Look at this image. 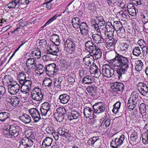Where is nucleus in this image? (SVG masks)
Returning a JSON list of instances; mask_svg holds the SVG:
<instances>
[{"label":"nucleus","mask_w":148,"mask_h":148,"mask_svg":"<svg viewBox=\"0 0 148 148\" xmlns=\"http://www.w3.org/2000/svg\"><path fill=\"white\" fill-rule=\"evenodd\" d=\"M129 63L128 58L118 54L114 58L111 60L110 64L112 67H119L116 71L119 78L120 79L122 78V75L127 72Z\"/></svg>","instance_id":"obj_1"},{"label":"nucleus","mask_w":148,"mask_h":148,"mask_svg":"<svg viewBox=\"0 0 148 148\" xmlns=\"http://www.w3.org/2000/svg\"><path fill=\"white\" fill-rule=\"evenodd\" d=\"M85 51L90 54L92 53L93 59L97 60L101 58L102 51L92 41H88L85 43Z\"/></svg>","instance_id":"obj_2"},{"label":"nucleus","mask_w":148,"mask_h":148,"mask_svg":"<svg viewBox=\"0 0 148 148\" xmlns=\"http://www.w3.org/2000/svg\"><path fill=\"white\" fill-rule=\"evenodd\" d=\"M21 128L16 124L13 125H6L4 128V130L6 132L5 134L9 138H11L12 136L16 137L18 135V132Z\"/></svg>","instance_id":"obj_3"},{"label":"nucleus","mask_w":148,"mask_h":148,"mask_svg":"<svg viewBox=\"0 0 148 148\" xmlns=\"http://www.w3.org/2000/svg\"><path fill=\"white\" fill-rule=\"evenodd\" d=\"M98 27L97 25H96ZM95 27V29L96 27ZM97 33H100L101 35H105V36H113L115 30L114 27L113 25L111 22L107 23L105 28L96 29Z\"/></svg>","instance_id":"obj_4"},{"label":"nucleus","mask_w":148,"mask_h":148,"mask_svg":"<svg viewBox=\"0 0 148 148\" xmlns=\"http://www.w3.org/2000/svg\"><path fill=\"white\" fill-rule=\"evenodd\" d=\"M31 97L33 100L39 102L44 101L46 99V96L42 92L41 89L38 87L32 90Z\"/></svg>","instance_id":"obj_5"},{"label":"nucleus","mask_w":148,"mask_h":148,"mask_svg":"<svg viewBox=\"0 0 148 148\" xmlns=\"http://www.w3.org/2000/svg\"><path fill=\"white\" fill-rule=\"evenodd\" d=\"M30 79L29 77H28V78L25 79L24 85H23L21 90V91L23 95L25 98L28 96L29 91L32 88V82Z\"/></svg>","instance_id":"obj_6"},{"label":"nucleus","mask_w":148,"mask_h":148,"mask_svg":"<svg viewBox=\"0 0 148 148\" xmlns=\"http://www.w3.org/2000/svg\"><path fill=\"white\" fill-rule=\"evenodd\" d=\"M102 72L103 76L108 78L114 77V70L108 64H106L103 66Z\"/></svg>","instance_id":"obj_7"},{"label":"nucleus","mask_w":148,"mask_h":148,"mask_svg":"<svg viewBox=\"0 0 148 148\" xmlns=\"http://www.w3.org/2000/svg\"><path fill=\"white\" fill-rule=\"evenodd\" d=\"M45 71L46 74L49 76L56 75L59 71L58 66L55 63H52L46 66Z\"/></svg>","instance_id":"obj_8"},{"label":"nucleus","mask_w":148,"mask_h":148,"mask_svg":"<svg viewBox=\"0 0 148 148\" xmlns=\"http://www.w3.org/2000/svg\"><path fill=\"white\" fill-rule=\"evenodd\" d=\"M125 137L124 135H122L119 137L113 140L110 143V146L113 148H117L121 146L125 140Z\"/></svg>","instance_id":"obj_9"},{"label":"nucleus","mask_w":148,"mask_h":148,"mask_svg":"<svg viewBox=\"0 0 148 148\" xmlns=\"http://www.w3.org/2000/svg\"><path fill=\"white\" fill-rule=\"evenodd\" d=\"M95 113L99 114L104 112L106 109V105L102 102L95 103L93 106Z\"/></svg>","instance_id":"obj_10"},{"label":"nucleus","mask_w":148,"mask_h":148,"mask_svg":"<svg viewBox=\"0 0 148 148\" xmlns=\"http://www.w3.org/2000/svg\"><path fill=\"white\" fill-rule=\"evenodd\" d=\"M65 46H66L71 51V53H73L76 50V42L73 39L68 38L65 42Z\"/></svg>","instance_id":"obj_11"},{"label":"nucleus","mask_w":148,"mask_h":148,"mask_svg":"<svg viewBox=\"0 0 148 148\" xmlns=\"http://www.w3.org/2000/svg\"><path fill=\"white\" fill-rule=\"evenodd\" d=\"M29 112L34 122H38L40 120V114L36 108H31L29 110Z\"/></svg>","instance_id":"obj_12"},{"label":"nucleus","mask_w":148,"mask_h":148,"mask_svg":"<svg viewBox=\"0 0 148 148\" xmlns=\"http://www.w3.org/2000/svg\"><path fill=\"white\" fill-rule=\"evenodd\" d=\"M106 36L105 42L107 48L110 50L114 49L116 40L113 38V36Z\"/></svg>","instance_id":"obj_13"},{"label":"nucleus","mask_w":148,"mask_h":148,"mask_svg":"<svg viewBox=\"0 0 148 148\" xmlns=\"http://www.w3.org/2000/svg\"><path fill=\"white\" fill-rule=\"evenodd\" d=\"M140 42L143 43L142 45H140V48L138 47H136L134 48L133 53L134 56H138L141 54L142 48L146 47V44L144 40L142 39L139 40L138 41L139 43H140Z\"/></svg>","instance_id":"obj_14"},{"label":"nucleus","mask_w":148,"mask_h":148,"mask_svg":"<svg viewBox=\"0 0 148 148\" xmlns=\"http://www.w3.org/2000/svg\"><path fill=\"white\" fill-rule=\"evenodd\" d=\"M127 8V12L130 15L133 16L136 14V9L132 4L130 3L127 5H124L122 8L125 12H126Z\"/></svg>","instance_id":"obj_15"},{"label":"nucleus","mask_w":148,"mask_h":148,"mask_svg":"<svg viewBox=\"0 0 148 148\" xmlns=\"http://www.w3.org/2000/svg\"><path fill=\"white\" fill-rule=\"evenodd\" d=\"M138 90L140 93L145 96L148 92V86L143 82H139L137 84Z\"/></svg>","instance_id":"obj_16"},{"label":"nucleus","mask_w":148,"mask_h":148,"mask_svg":"<svg viewBox=\"0 0 148 148\" xmlns=\"http://www.w3.org/2000/svg\"><path fill=\"white\" fill-rule=\"evenodd\" d=\"M20 88L19 84L17 83H14L9 86L8 92L11 95H15L18 91Z\"/></svg>","instance_id":"obj_17"},{"label":"nucleus","mask_w":148,"mask_h":148,"mask_svg":"<svg viewBox=\"0 0 148 148\" xmlns=\"http://www.w3.org/2000/svg\"><path fill=\"white\" fill-rule=\"evenodd\" d=\"M59 45L56 44L55 45H51L49 48L50 51H49L48 53L56 56L60 55V53L58 47Z\"/></svg>","instance_id":"obj_18"},{"label":"nucleus","mask_w":148,"mask_h":148,"mask_svg":"<svg viewBox=\"0 0 148 148\" xmlns=\"http://www.w3.org/2000/svg\"><path fill=\"white\" fill-rule=\"evenodd\" d=\"M78 28L80 29L82 34L83 36H86L88 34L89 27L86 23L81 22Z\"/></svg>","instance_id":"obj_19"},{"label":"nucleus","mask_w":148,"mask_h":148,"mask_svg":"<svg viewBox=\"0 0 148 148\" xmlns=\"http://www.w3.org/2000/svg\"><path fill=\"white\" fill-rule=\"evenodd\" d=\"M26 65L28 69H34L37 66V61L33 58H29L26 61Z\"/></svg>","instance_id":"obj_20"},{"label":"nucleus","mask_w":148,"mask_h":148,"mask_svg":"<svg viewBox=\"0 0 148 148\" xmlns=\"http://www.w3.org/2000/svg\"><path fill=\"white\" fill-rule=\"evenodd\" d=\"M131 139V143L135 145L138 143L139 141V139L138 136V133L134 131L133 132L131 135L130 137Z\"/></svg>","instance_id":"obj_21"},{"label":"nucleus","mask_w":148,"mask_h":148,"mask_svg":"<svg viewBox=\"0 0 148 148\" xmlns=\"http://www.w3.org/2000/svg\"><path fill=\"white\" fill-rule=\"evenodd\" d=\"M98 24L99 25V26L98 25L95 23V24H93L92 25V29L94 30L97 33V30L96 29V28L95 29V25H97L98 27H96V29L99 28V29L101 28H105V27H104V25H105L106 23L105 21L103 20V19L102 18H101L100 19H99L98 20Z\"/></svg>","instance_id":"obj_22"},{"label":"nucleus","mask_w":148,"mask_h":148,"mask_svg":"<svg viewBox=\"0 0 148 148\" xmlns=\"http://www.w3.org/2000/svg\"><path fill=\"white\" fill-rule=\"evenodd\" d=\"M93 108L89 107L85 108L84 110V114L86 118L92 117L94 115V110Z\"/></svg>","instance_id":"obj_23"},{"label":"nucleus","mask_w":148,"mask_h":148,"mask_svg":"<svg viewBox=\"0 0 148 148\" xmlns=\"http://www.w3.org/2000/svg\"><path fill=\"white\" fill-rule=\"evenodd\" d=\"M90 71L91 74H94L96 77H99L101 74L99 69L96 65L90 66Z\"/></svg>","instance_id":"obj_24"},{"label":"nucleus","mask_w":148,"mask_h":148,"mask_svg":"<svg viewBox=\"0 0 148 148\" xmlns=\"http://www.w3.org/2000/svg\"><path fill=\"white\" fill-rule=\"evenodd\" d=\"M100 142V140L98 137H93L92 138L88 140L87 143L88 145L94 147L99 146V143Z\"/></svg>","instance_id":"obj_25"},{"label":"nucleus","mask_w":148,"mask_h":148,"mask_svg":"<svg viewBox=\"0 0 148 148\" xmlns=\"http://www.w3.org/2000/svg\"><path fill=\"white\" fill-rule=\"evenodd\" d=\"M79 116L80 113L76 110H73L69 113L68 119L69 121H71L77 119Z\"/></svg>","instance_id":"obj_26"},{"label":"nucleus","mask_w":148,"mask_h":148,"mask_svg":"<svg viewBox=\"0 0 148 148\" xmlns=\"http://www.w3.org/2000/svg\"><path fill=\"white\" fill-rule=\"evenodd\" d=\"M52 139L50 138L47 137L43 140L41 148H46L50 146L52 143Z\"/></svg>","instance_id":"obj_27"},{"label":"nucleus","mask_w":148,"mask_h":148,"mask_svg":"<svg viewBox=\"0 0 148 148\" xmlns=\"http://www.w3.org/2000/svg\"><path fill=\"white\" fill-rule=\"evenodd\" d=\"M84 64L87 66H91L92 63L93 62L94 60L91 55H88L83 59Z\"/></svg>","instance_id":"obj_28"},{"label":"nucleus","mask_w":148,"mask_h":148,"mask_svg":"<svg viewBox=\"0 0 148 148\" xmlns=\"http://www.w3.org/2000/svg\"><path fill=\"white\" fill-rule=\"evenodd\" d=\"M95 34L92 35V37L93 40L95 43H102L104 42V39L101 36L102 35L101 34Z\"/></svg>","instance_id":"obj_29"},{"label":"nucleus","mask_w":148,"mask_h":148,"mask_svg":"<svg viewBox=\"0 0 148 148\" xmlns=\"http://www.w3.org/2000/svg\"><path fill=\"white\" fill-rule=\"evenodd\" d=\"M66 13L68 14L67 11L66 10H65L62 13L60 14L58 16H57L56 14L53 16L52 18H50L47 22L45 25L42 27L44 28L47 25H49L51 23L53 22L55 20L57 19V18L58 17H60L61 16H64V13Z\"/></svg>","instance_id":"obj_30"},{"label":"nucleus","mask_w":148,"mask_h":148,"mask_svg":"<svg viewBox=\"0 0 148 148\" xmlns=\"http://www.w3.org/2000/svg\"><path fill=\"white\" fill-rule=\"evenodd\" d=\"M59 99L61 103L65 104L68 102L70 99V97L67 94H64L59 96Z\"/></svg>","instance_id":"obj_31"},{"label":"nucleus","mask_w":148,"mask_h":148,"mask_svg":"<svg viewBox=\"0 0 148 148\" xmlns=\"http://www.w3.org/2000/svg\"><path fill=\"white\" fill-rule=\"evenodd\" d=\"M6 98L5 88L3 86H0V103Z\"/></svg>","instance_id":"obj_32"},{"label":"nucleus","mask_w":148,"mask_h":148,"mask_svg":"<svg viewBox=\"0 0 148 148\" xmlns=\"http://www.w3.org/2000/svg\"><path fill=\"white\" fill-rule=\"evenodd\" d=\"M50 40L53 43H56L57 45H59L61 42V40L59 39V36L56 34H52L50 37Z\"/></svg>","instance_id":"obj_33"},{"label":"nucleus","mask_w":148,"mask_h":148,"mask_svg":"<svg viewBox=\"0 0 148 148\" xmlns=\"http://www.w3.org/2000/svg\"><path fill=\"white\" fill-rule=\"evenodd\" d=\"M114 90L115 91L122 92L124 90V86L122 83L116 82L114 86Z\"/></svg>","instance_id":"obj_34"},{"label":"nucleus","mask_w":148,"mask_h":148,"mask_svg":"<svg viewBox=\"0 0 148 148\" xmlns=\"http://www.w3.org/2000/svg\"><path fill=\"white\" fill-rule=\"evenodd\" d=\"M35 70V73L41 75L43 74L46 70V67H45L41 64L37 65Z\"/></svg>","instance_id":"obj_35"},{"label":"nucleus","mask_w":148,"mask_h":148,"mask_svg":"<svg viewBox=\"0 0 148 148\" xmlns=\"http://www.w3.org/2000/svg\"><path fill=\"white\" fill-rule=\"evenodd\" d=\"M138 93L135 91H133L132 93L129 100L133 102L134 103H137L138 101Z\"/></svg>","instance_id":"obj_36"},{"label":"nucleus","mask_w":148,"mask_h":148,"mask_svg":"<svg viewBox=\"0 0 148 148\" xmlns=\"http://www.w3.org/2000/svg\"><path fill=\"white\" fill-rule=\"evenodd\" d=\"M33 57L35 58L39 59L41 57V53L40 49L38 48H35L31 52Z\"/></svg>","instance_id":"obj_37"},{"label":"nucleus","mask_w":148,"mask_h":148,"mask_svg":"<svg viewBox=\"0 0 148 148\" xmlns=\"http://www.w3.org/2000/svg\"><path fill=\"white\" fill-rule=\"evenodd\" d=\"M20 119L23 122L26 124L29 123L31 121V117L26 114L22 115L20 117Z\"/></svg>","instance_id":"obj_38"},{"label":"nucleus","mask_w":148,"mask_h":148,"mask_svg":"<svg viewBox=\"0 0 148 148\" xmlns=\"http://www.w3.org/2000/svg\"><path fill=\"white\" fill-rule=\"evenodd\" d=\"M20 101V99L18 97H14L10 99V102L13 106L17 107L19 105Z\"/></svg>","instance_id":"obj_39"},{"label":"nucleus","mask_w":148,"mask_h":148,"mask_svg":"<svg viewBox=\"0 0 148 148\" xmlns=\"http://www.w3.org/2000/svg\"><path fill=\"white\" fill-rule=\"evenodd\" d=\"M81 23L80 20L78 17H75L72 19V25L73 27L75 29L78 28Z\"/></svg>","instance_id":"obj_40"},{"label":"nucleus","mask_w":148,"mask_h":148,"mask_svg":"<svg viewBox=\"0 0 148 148\" xmlns=\"http://www.w3.org/2000/svg\"><path fill=\"white\" fill-rule=\"evenodd\" d=\"M140 113L142 115V116H145L147 114L146 108L145 104L142 103L140 104L139 107Z\"/></svg>","instance_id":"obj_41"},{"label":"nucleus","mask_w":148,"mask_h":148,"mask_svg":"<svg viewBox=\"0 0 148 148\" xmlns=\"http://www.w3.org/2000/svg\"><path fill=\"white\" fill-rule=\"evenodd\" d=\"M10 114L6 112L0 113V121H2L9 120Z\"/></svg>","instance_id":"obj_42"},{"label":"nucleus","mask_w":148,"mask_h":148,"mask_svg":"<svg viewBox=\"0 0 148 148\" xmlns=\"http://www.w3.org/2000/svg\"><path fill=\"white\" fill-rule=\"evenodd\" d=\"M21 143L28 147L32 145L33 142L30 139L27 137H24L21 140Z\"/></svg>","instance_id":"obj_43"},{"label":"nucleus","mask_w":148,"mask_h":148,"mask_svg":"<svg viewBox=\"0 0 148 148\" xmlns=\"http://www.w3.org/2000/svg\"><path fill=\"white\" fill-rule=\"evenodd\" d=\"M18 4L14 0L12 1L11 2L5 5L4 8L5 10L6 11H8L10 9L14 8Z\"/></svg>","instance_id":"obj_44"},{"label":"nucleus","mask_w":148,"mask_h":148,"mask_svg":"<svg viewBox=\"0 0 148 148\" xmlns=\"http://www.w3.org/2000/svg\"><path fill=\"white\" fill-rule=\"evenodd\" d=\"M94 82L93 78L89 76L85 77L82 79L83 83L86 84H91Z\"/></svg>","instance_id":"obj_45"},{"label":"nucleus","mask_w":148,"mask_h":148,"mask_svg":"<svg viewBox=\"0 0 148 148\" xmlns=\"http://www.w3.org/2000/svg\"><path fill=\"white\" fill-rule=\"evenodd\" d=\"M121 105V103L119 101H117L114 104L113 106V108L112 110V112L114 114H116L119 112Z\"/></svg>","instance_id":"obj_46"},{"label":"nucleus","mask_w":148,"mask_h":148,"mask_svg":"<svg viewBox=\"0 0 148 148\" xmlns=\"http://www.w3.org/2000/svg\"><path fill=\"white\" fill-rule=\"evenodd\" d=\"M41 107L44 109L48 110V112H51V103L45 102L42 104Z\"/></svg>","instance_id":"obj_47"},{"label":"nucleus","mask_w":148,"mask_h":148,"mask_svg":"<svg viewBox=\"0 0 148 148\" xmlns=\"http://www.w3.org/2000/svg\"><path fill=\"white\" fill-rule=\"evenodd\" d=\"M143 64L141 60H138L136 63L135 69L137 71H140L143 69Z\"/></svg>","instance_id":"obj_48"},{"label":"nucleus","mask_w":148,"mask_h":148,"mask_svg":"<svg viewBox=\"0 0 148 148\" xmlns=\"http://www.w3.org/2000/svg\"><path fill=\"white\" fill-rule=\"evenodd\" d=\"M142 142L145 145L148 143V131L144 133L142 136Z\"/></svg>","instance_id":"obj_49"},{"label":"nucleus","mask_w":148,"mask_h":148,"mask_svg":"<svg viewBox=\"0 0 148 148\" xmlns=\"http://www.w3.org/2000/svg\"><path fill=\"white\" fill-rule=\"evenodd\" d=\"M65 115L57 113L56 114V118L57 121L59 122H62L65 118Z\"/></svg>","instance_id":"obj_50"},{"label":"nucleus","mask_w":148,"mask_h":148,"mask_svg":"<svg viewBox=\"0 0 148 148\" xmlns=\"http://www.w3.org/2000/svg\"><path fill=\"white\" fill-rule=\"evenodd\" d=\"M136 104L137 103H134L133 102H132L131 101L129 100L127 104V106L128 109L130 110H133L136 107Z\"/></svg>","instance_id":"obj_51"},{"label":"nucleus","mask_w":148,"mask_h":148,"mask_svg":"<svg viewBox=\"0 0 148 148\" xmlns=\"http://www.w3.org/2000/svg\"><path fill=\"white\" fill-rule=\"evenodd\" d=\"M18 79H25L28 78V77L23 72H20L18 73Z\"/></svg>","instance_id":"obj_52"},{"label":"nucleus","mask_w":148,"mask_h":148,"mask_svg":"<svg viewBox=\"0 0 148 148\" xmlns=\"http://www.w3.org/2000/svg\"><path fill=\"white\" fill-rule=\"evenodd\" d=\"M96 87L92 86H88L86 88L88 92L91 95H93L96 92Z\"/></svg>","instance_id":"obj_53"},{"label":"nucleus","mask_w":148,"mask_h":148,"mask_svg":"<svg viewBox=\"0 0 148 148\" xmlns=\"http://www.w3.org/2000/svg\"><path fill=\"white\" fill-rule=\"evenodd\" d=\"M110 124V120L109 119H107L104 120L102 122L101 126H103V127H108Z\"/></svg>","instance_id":"obj_54"},{"label":"nucleus","mask_w":148,"mask_h":148,"mask_svg":"<svg viewBox=\"0 0 148 148\" xmlns=\"http://www.w3.org/2000/svg\"><path fill=\"white\" fill-rule=\"evenodd\" d=\"M40 110L41 112V114L42 116H46L47 115L49 116L51 114V112H48V110L44 109L40 107Z\"/></svg>","instance_id":"obj_55"},{"label":"nucleus","mask_w":148,"mask_h":148,"mask_svg":"<svg viewBox=\"0 0 148 148\" xmlns=\"http://www.w3.org/2000/svg\"><path fill=\"white\" fill-rule=\"evenodd\" d=\"M57 113L61 114L63 115H66V111L64 107L58 108L56 110Z\"/></svg>","instance_id":"obj_56"},{"label":"nucleus","mask_w":148,"mask_h":148,"mask_svg":"<svg viewBox=\"0 0 148 148\" xmlns=\"http://www.w3.org/2000/svg\"><path fill=\"white\" fill-rule=\"evenodd\" d=\"M52 80L49 78H47L45 79L43 81V83L45 86L50 87L52 86Z\"/></svg>","instance_id":"obj_57"},{"label":"nucleus","mask_w":148,"mask_h":148,"mask_svg":"<svg viewBox=\"0 0 148 148\" xmlns=\"http://www.w3.org/2000/svg\"><path fill=\"white\" fill-rule=\"evenodd\" d=\"M62 81H60L59 79L56 80L54 83V86L55 88L60 89L61 88V84Z\"/></svg>","instance_id":"obj_58"},{"label":"nucleus","mask_w":148,"mask_h":148,"mask_svg":"<svg viewBox=\"0 0 148 148\" xmlns=\"http://www.w3.org/2000/svg\"><path fill=\"white\" fill-rule=\"evenodd\" d=\"M45 130L48 134H51L53 135L54 133L55 132L54 129L51 127H48L46 128Z\"/></svg>","instance_id":"obj_59"},{"label":"nucleus","mask_w":148,"mask_h":148,"mask_svg":"<svg viewBox=\"0 0 148 148\" xmlns=\"http://www.w3.org/2000/svg\"><path fill=\"white\" fill-rule=\"evenodd\" d=\"M120 16L122 17L123 18H127L128 14L127 13L121 10L119 12Z\"/></svg>","instance_id":"obj_60"},{"label":"nucleus","mask_w":148,"mask_h":148,"mask_svg":"<svg viewBox=\"0 0 148 148\" xmlns=\"http://www.w3.org/2000/svg\"><path fill=\"white\" fill-rule=\"evenodd\" d=\"M88 9L90 10V12H95V4L94 3L89 4Z\"/></svg>","instance_id":"obj_61"},{"label":"nucleus","mask_w":148,"mask_h":148,"mask_svg":"<svg viewBox=\"0 0 148 148\" xmlns=\"http://www.w3.org/2000/svg\"><path fill=\"white\" fill-rule=\"evenodd\" d=\"M34 69H28L26 71V73L28 75L29 77L31 76L33 74V72Z\"/></svg>","instance_id":"obj_62"},{"label":"nucleus","mask_w":148,"mask_h":148,"mask_svg":"<svg viewBox=\"0 0 148 148\" xmlns=\"http://www.w3.org/2000/svg\"><path fill=\"white\" fill-rule=\"evenodd\" d=\"M113 26L116 27H122V24L119 21H114L113 23Z\"/></svg>","instance_id":"obj_63"},{"label":"nucleus","mask_w":148,"mask_h":148,"mask_svg":"<svg viewBox=\"0 0 148 148\" xmlns=\"http://www.w3.org/2000/svg\"><path fill=\"white\" fill-rule=\"evenodd\" d=\"M65 131H65V130L64 129L59 128L58 129V133L60 135L62 136L63 137Z\"/></svg>","instance_id":"obj_64"}]
</instances>
